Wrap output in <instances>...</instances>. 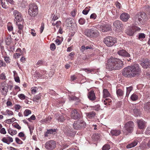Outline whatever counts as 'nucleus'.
I'll list each match as a JSON object with an SVG mask.
<instances>
[{
	"label": "nucleus",
	"instance_id": "nucleus-14",
	"mask_svg": "<svg viewBox=\"0 0 150 150\" xmlns=\"http://www.w3.org/2000/svg\"><path fill=\"white\" fill-rule=\"evenodd\" d=\"M140 64L144 68H150V61L146 58L144 59Z\"/></svg>",
	"mask_w": 150,
	"mask_h": 150
},
{
	"label": "nucleus",
	"instance_id": "nucleus-3",
	"mask_svg": "<svg viewBox=\"0 0 150 150\" xmlns=\"http://www.w3.org/2000/svg\"><path fill=\"white\" fill-rule=\"evenodd\" d=\"M125 130L124 133L126 135L129 134L133 131L134 127V122L132 121H129L125 124L124 126Z\"/></svg>",
	"mask_w": 150,
	"mask_h": 150
},
{
	"label": "nucleus",
	"instance_id": "nucleus-10",
	"mask_svg": "<svg viewBox=\"0 0 150 150\" xmlns=\"http://www.w3.org/2000/svg\"><path fill=\"white\" fill-rule=\"evenodd\" d=\"M86 126V123L82 121L78 120L74 122L73 124V127L76 129H81Z\"/></svg>",
	"mask_w": 150,
	"mask_h": 150
},
{
	"label": "nucleus",
	"instance_id": "nucleus-61",
	"mask_svg": "<svg viewBox=\"0 0 150 150\" xmlns=\"http://www.w3.org/2000/svg\"><path fill=\"white\" fill-rule=\"evenodd\" d=\"M13 126L18 129H20L21 128V126H20L18 124H16L14 125Z\"/></svg>",
	"mask_w": 150,
	"mask_h": 150
},
{
	"label": "nucleus",
	"instance_id": "nucleus-42",
	"mask_svg": "<svg viewBox=\"0 0 150 150\" xmlns=\"http://www.w3.org/2000/svg\"><path fill=\"white\" fill-rule=\"evenodd\" d=\"M58 18V17L57 16L54 15L51 21V23H52V24H54V22H55V21Z\"/></svg>",
	"mask_w": 150,
	"mask_h": 150
},
{
	"label": "nucleus",
	"instance_id": "nucleus-33",
	"mask_svg": "<svg viewBox=\"0 0 150 150\" xmlns=\"http://www.w3.org/2000/svg\"><path fill=\"white\" fill-rule=\"evenodd\" d=\"M110 148V146L109 144H105L103 146L102 150H109Z\"/></svg>",
	"mask_w": 150,
	"mask_h": 150
},
{
	"label": "nucleus",
	"instance_id": "nucleus-46",
	"mask_svg": "<svg viewBox=\"0 0 150 150\" xmlns=\"http://www.w3.org/2000/svg\"><path fill=\"white\" fill-rule=\"evenodd\" d=\"M100 106L99 105H97L93 106V108L94 109L97 111H98L100 109Z\"/></svg>",
	"mask_w": 150,
	"mask_h": 150
},
{
	"label": "nucleus",
	"instance_id": "nucleus-1",
	"mask_svg": "<svg viewBox=\"0 0 150 150\" xmlns=\"http://www.w3.org/2000/svg\"><path fill=\"white\" fill-rule=\"evenodd\" d=\"M141 70L139 65L135 64L125 67L122 71V74L126 77L132 78L139 75Z\"/></svg>",
	"mask_w": 150,
	"mask_h": 150
},
{
	"label": "nucleus",
	"instance_id": "nucleus-47",
	"mask_svg": "<svg viewBox=\"0 0 150 150\" xmlns=\"http://www.w3.org/2000/svg\"><path fill=\"white\" fill-rule=\"evenodd\" d=\"M16 25L18 26V29L20 30H22L23 29V25L19 24L17 22L16 23Z\"/></svg>",
	"mask_w": 150,
	"mask_h": 150
},
{
	"label": "nucleus",
	"instance_id": "nucleus-19",
	"mask_svg": "<svg viewBox=\"0 0 150 150\" xmlns=\"http://www.w3.org/2000/svg\"><path fill=\"white\" fill-rule=\"evenodd\" d=\"M138 128L140 129H143L146 127V122L142 120H137Z\"/></svg>",
	"mask_w": 150,
	"mask_h": 150
},
{
	"label": "nucleus",
	"instance_id": "nucleus-30",
	"mask_svg": "<svg viewBox=\"0 0 150 150\" xmlns=\"http://www.w3.org/2000/svg\"><path fill=\"white\" fill-rule=\"evenodd\" d=\"M130 98L133 101H135L137 100L138 96L136 94L133 93L131 95Z\"/></svg>",
	"mask_w": 150,
	"mask_h": 150
},
{
	"label": "nucleus",
	"instance_id": "nucleus-25",
	"mask_svg": "<svg viewBox=\"0 0 150 150\" xmlns=\"http://www.w3.org/2000/svg\"><path fill=\"white\" fill-rule=\"evenodd\" d=\"M138 141L136 140L129 144H128L126 146V147L127 149L131 148L135 146L137 144Z\"/></svg>",
	"mask_w": 150,
	"mask_h": 150
},
{
	"label": "nucleus",
	"instance_id": "nucleus-60",
	"mask_svg": "<svg viewBox=\"0 0 150 150\" xmlns=\"http://www.w3.org/2000/svg\"><path fill=\"white\" fill-rule=\"evenodd\" d=\"M14 78L16 82H20L19 77L18 76L15 77Z\"/></svg>",
	"mask_w": 150,
	"mask_h": 150
},
{
	"label": "nucleus",
	"instance_id": "nucleus-59",
	"mask_svg": "<svg viewBox=\"0 0 150 150\" xmlns=\"http://www.w3.org/2000/svg\"><path fill=\"white\" fill-rule=\"evenodd\" d=\"M35 118H36L35 116L34 115H33L31 116L30 118H28V120L29 121H30L31 120H35Z\"/></svg>",
	"mask_w": 150,
	"mask_h": 150
},
{
	"label": "nucleus",
	"instance_id": "nucleus-29",
	"mask_svg": "<svg viewBox=\"0 0 150 150\" xmlns=\"http://www.w3.org/2000/svg\"><path fill=\"white\" fill-rule=\"evenodd\" d=\"M138 15H139V18H142V17H143L144 16V18H143V19H142V21H144V20L146 18V14L145 13H144V12H140L139 13H138Z\"/></svg>",
	"mask_w": 150,
	"mask_h": 150
},
{
	"label": "nucleus",
	"instance_id": "nucleus-50",
	"mask_svg": "<svg viewBox=\"0 0 150 150\" xmlns=\"http://www.w3.org/2000/svg\"><path fill=\"white\" fill-rule=\"evenodd\" d=\"M6 65L5 63H4L3 61L0 60V67H5Z\"/></svg>",
	"mask_w": 150,
	"mask_h": 150
},
{
	"label": "nucleus",
	"instance_id": "nucleus-28",
	"mask_svg": "<svg viewBox=\"0 0 150 150\" xmlns=\"http://www.w3.org/2000/svg\"><path fill=\"white\" fill-rule=\"evenodd\" d=\"M133 89V87L132 86H129L127 88V92L126 95V97H128L129 95Z\"/></svg>",
	"mask_w": 150,
	"mask_h": 150
},
{
	"label": "nucleus",
	"instance_id": "nucleus-23",
	"mask_svg": "<svg viewBox=\"0 0 150 150\" xmlns=\"http://www.w3.org/2000/svg\"><path fill=\"white\" fill-rule=\"evenodd\" d=\"M86 117L89 118L91 119L94 117L96 115V113L93 111L86 113Z\"/></svg>",
	"mask_w": 150,
	"mask_h": 150
},
{
	"label": "nucleus",
	"instance_id": "nucleus-63",
	"mask_svg": "<svg viewBox=\"0 0 150 150\" xmlns=\"http://www.w3.org/2000/svg\"><path fill=\"white\" fill-rule=\"evenodd\" d=\"M116 5L117 8L119 9H120L121 7V4L118 2H117L116 3Z\"/></svg>",
	"mask_w": 150,
	"mask_h": 150
},
{
	"label": "nucleus",
	"instance_id": "nucleus-18",
	"mask_svg": "<svg viewBox=\"0 0 150 150\" xmlns=\"http://www.w3.org/2000/svg\"><path fill=\"white\" fill-rule=\"evenodd\" d=\"M56 129H47L46 132L45 133L44 137H49L51 134H54L56 132Z\"/></svg>",
	"mask_w": 150,
	"mask_h": 150
},
{
	"label": "nucleus",
	"instance_id": "nucleus-16",
	"mask_svg": "<svg viewBox=\"0 0 150 150\" xmlns=\"http://www.w3.org/2000/svg\"><path fill=\"white\" fill-rule=\"evenodd\" d=\"M118 54L120 56L125 57H130V54L127 52L125 50H119L117 52Z\"/></svg>",
	"mask_w": 150,
	"mask_h": 150
},
{
	"label": "nucleus",
	"instance_id": "nucleus-6",
	"mask_svg": "<svg viewBox=\"0 0 150 150\" xmlns=\"http://www.w3.org/2000/svg\"><path fill=\"white\" fill-rule=\"evenodd\" d=\"M123 26V25L122 22L119 20H116L113 23L114 30L117 32L121 31Z\"/></svg>",
	"mask_w": 150,
	"mask_h": 150
},
{
	"label": "nucleus",
	"instance_id": "nucleus-27",
	"mask_svg": "<svg viewBox=\"0 0 150 150\" xmlns=\"http://www.w3.org/2000/svg\"><path fill=\"white\" fill-rule=\"evenodd\" d=\"M116 93L118 97H121L124 94V92L122 90L119 89L117 90Z\"/></svg>",
	"mask_w": 150,
	"mask_h": 150
},
{
	"label": "nucleus",
	"instance_id": "nucleus-57",
	"mask_svg": "<svg viewBox=\"0 0 150 150\" xmlns=\"http://www.w3.org/2000/svg\"><path fill=\"white\" fill-rule=\"evenodd\" d=\"M6 112L9 115H13V112L12 111L8 110H7Z\"/></svg>",
	"mask_w": 150,
	"mask_h": 150
},
{
	"label": "nucleus",
	"instance_id": "nucleus-4",
	"mask_svg": "<svg viewBox=\"0 0 150 150\" xmlns=\"http://www.w3.org/2000/svg\"><path fill=\"white\" fill-rule=\"evenodd\" d=\"M38 12V8L36 4H31L29 5L28 13L30 16L35 17L37 15Z\"/></svg>",
	"mask_w": 150,
	"mask_h": 150
},
{
	"label": "nucleus",
	"instance_id": "nucleus-40",
	"mask_svg": "<svg viewBox=\"0 0 150 150\" xmlns=\"http://www.w3.org/2000/svg\"><path fill=\"white\" fill-rule=\"evenodd\" d=\"M145 38V34L144 33L139 34V38L140 40H142Z\"/></svg>",
	"mask_w": 150,
	"mask_h": 150
},
{
	"label": "nucleus",
	"instance_id": "nucleus-34",
	"mask_svg": "<svg viewBox=\"0 0 150 150\" xmlns=\"http://www.w3.org/2000/svg\"><path fill=\"white\" fill-rule=\"evenodd\" d=\"M89 7H87L85 9L83 10L82 11V13L84 15H86L88 14V12L90 10Z\"/></svg>",
	"mask_w": 150,
	"mask_h": 150
},
{
	"label": "nucleus",
	"instance_id": "nucleus-26",
	"mask_svg": "<svg viewBox=\"0 0 150 150\" xmlns=\"http://www.w3.org/2000/svg\"><path fill=\"white\" fill-rule=\"evenodd\" d=\"M103 97L104 98L109 97L110 94L108 90L106 89H104L103 91Z\"/></svg>",
	"mask_w": 150,
	"mask_h": 150
},
{
	"label": "nucleus",
	"instance_id": "nucleus-45",
	"mask_svg": "<svg viewBox=\"0 0 150 150\" xmlns=\"http://www.w3.org/2000/svg\"><path fill=\"white\" fill-rule=\"evenodd\" d=\"M36 76L39 79H42L45 78L44 76L42 74H41L39 72L36 73Z\"/></svg>",
	"mask_w": 150,
	"mask_h": 150
},
{
	"label": "nucleus",
	"instance_id": "nucleus-36",
	"mask_svg": "<svg viewBox=\"0 0 150 150\" xmlns=\"http://www.w3.org/2000/svg\"><path fill=\"white\" fill-rule=\"evenodd\" d=\"M51 119L52 117L50 116H49L44 119L42 121L44 122L48 123L50 122Z\"/></svg>",
	"mask_w": 150,
	"mask_h": 150
},
{
	"label": "nucleus",
	"instance_id": "nucleus-7",
	"mask_svg": "<svg viewBox=\"0 0 150 150\" xmlns=\"http://www.w3.org/2000/svg\"><path fill=\"white\" fill-rule=\"evenodd\" d=\"M9 86H10L11 89L13 87L12 86L6 84L5 82L1 83L0 86V91L2 95L5 96L6 95L8 91V88Z\"/></svg>",
	"mask_w": 150,
	"mask_h": 150
},
{
	"label": "nucleus",
	"instance_id": "nucleus-49",
	"mask_svg": "<svg viewBox=\"0 0 150 150\" xmlns=\"http://www.w3.org/2000/svg\"><path fill=\"white\" fill-rule=\"evenodd\" d=\"M15 140L16 142L19 144H21L23 143V142L18 137L16 138Z\"/></svg>",
	"mask_w": 150,
	"mask_h": 150
},
{
	"label": "nucleus",
	"instance_id": "nucleus-11",
	"mask_svg": "<svg viewBox=\"0 0 150 150\" xmlns=\"http://www.w3.org/2000/svg\"><path fill=\"white\" fill-rule=\"evenodd\" d=\"M82 116V113L79 110L74 109L71 113V117L74 119L76 120L80 119Z\"/></svg>",
	"mask_w": 150,
	"mask_h": 150
},
{
	"label": "nucleus",
	"instance_id": "nucleus-64",
	"mask_svg": "<svg viewBox=\"0 0 150 150\" xmlns=\"http://www.w3.org/2000/svg\"><path fill=\"white\" fill-rule=\"evenodd\" d=\"M145 10L149 12V13H150V7L148 6H146L145 9Z\"/></svg>",
	"mask_w": 150,
	"mask_h": 150
},
{
	"label": "nucleus",
	"instance_id": "nucleus-62",
	"mask_svg": "<svg viewBox=\"0 0 150 150\" xmlns=\"http://www.w3.org/2000/svg\"><path fill=\"white\" fill-rule=\"evenodd\" d=\"M10 60L9 58L8 57H4V60L7 63H9Z\"/></svg>",
	"mask_w": 150,
	"mask_h": 150
},
{
	"label": "nucleus",
	"instance_id": "nucleus-55",
	"mask_svg": "<svg viewBox=\"0 0 150 150\" xmlns=\"http://www.w3.org/2000/svg\"><path fill=\"white\" fill-rule=\"evenodd\" d=\"M69 98L70 100H76L78 99L77 98L73 96H69Z\"/></svg>",
	"mask_w": 150,
	"mask_h": 150
},
{
	"label": "nucleus",
	"instance_id": "nucleus-20",
	"mask_svg": "<svg viewBox=\"0 0 150 150\" xmlns=\"http://www.w3.org/2000/svg\"><path fill=\"white\" fill-rule=\"evenodd\" d=\"M88 98L91 100H95L96 99V97L94 91L93 90L91 91L88 93Z\"/></svg>",
	"mask_w": 150,
	"mask_h": 150
},
{
	"label": "nucleus",
	"instance_id": "nucleus-24",
	"mask_svg": "<svg viewBox=\"0 0 150 150\" xmlns=\"http://www.w3.org/2000/svg\"><path fill=\"white\" fill-rule=\"evenodd\" d=\"M144 110L147 112H150V102H149L144 104Z\"/></svg>",
	"mask_w": 150,
	"mask_h": 150
},
{
	"label": "nucleus",
	"instance_id": "nucleus-35",
	"mask_svg": "<svg viewBox=\"0 0 150 150\" xmlns=\"http://www.w3.org/2000/svg\"><path fill=\"white\" fill-rule=\"evenodd\" d=\"M31 111L29 110L26 109L25 110L24 112V115L25 116H27L30 114Z\"/></svg>",
	"mask_w": 150,
	"mask_h": 150
},
{
	"label": "nucleus",
	"instance_id": "nucleus-44",
	"mask_svg": "<svg viewBox=\"0 0 150 150\" xmlns=\"http://www.w3.org/2000/svg\"><path fill=\"white\" fill-rule=\"evenodd\" d=\"M50 50L52 51H54L56 49V46L55 44L52 43L50 45Z\"/></svg>",
	"mask_w": 150,
	"mask_h": 150
},
{
	"label": "nucleus",
	"instance_id": "nucleus-13",
	"mask_svg": "<svg viewBox=\"0 0 150 150\" xmlns=\"http://www.w3.org/2000/svg\"><path fill=\"white\" fill-rule=\"evenodd\" d=\"M13 15L15 18L14 19L15 22H21L22 21V16L21 13L17 10L13 11Z\"/></svg>",
	"mask_w": 150,
	"mask_h": 150
},
{
	"label": "nucleus",
	"instance_id": "nucleus-37",
	"mask_svg": "<svg viewBox=\"0 0 150 150\" xmlns=\"http://www.w3.org/2000/svg\"><path fill=\"white\" fill-rule=\"evenodd\" d=\"M126 33L129 36L132 35L134 33V32L131 29L127 30Z\"/></svg>",
	"mask_w": 150,
	"mask_h": 150
},
{
	"label": "nucleus",
	"instance_id": "nucleus-54",
	"mask_svg": "<svg viewBox=\"0 0 150 150\" xmlns=\"http://www.w3.org/2000/svg\"><path fill=\"white\" fill-rule=\"evenodd\" d=\"M0 79L2 80H4L6 79V76L4 74L2 73L0 75Z\"/></svg>",
	"mask_w": 150,
	"mask_h": 150
},
{
	"label": "nucleus",
	"instance_id": "nucleus-56",
	"mask_svg": "<svg viewBox=\"0 0 150 150\" xmlns=\"http://www.w3.org/2000/svg\"><path fill=\"white\" fill-rule=\"evenodd\" d=\"M0 133L3 134H5L6 133V132L4 128H1L0 130Z\"/></svg>",
	"mask_w": 150,
	"mask_h": 150
},
{
	"label": "nucleus",
	"instance_id": "nucleus-9",
	"mask_svg": "<svg viewBox=\"0 0 150 150\" xmlns=\"http://www.w3.org/2000/svg\"><path fill=\"white\" fill-rule=\"evenodd\" d=\"M111 26L108 24H103L101 25H97L96 28L102 32H106L110 30L111 29Z\"/></svg>",
	"mask_w": 150,
	"mask_h": 150
},
{
	"label": "nucleus",
	"instance_id": "nucleus-52",
	"mask_svg": "<svg viewBox=\"0 0 150 150\" xmlns=\"http://www.w3.org/2000/svg\"><path fill=\"white\" fill-rule=\"evenodd\" d=\"M18 96L21 99L24 100L25 99V96L23 94H19L18 95Z\"/></svg>",
	"mask_w": 150,
	"mask_h": 150
},
{
	"label": "nucleus",
	"instance_id": "nucleus-21",
	"mask_svg": "<svg viewBox=\"0 0 150 150\" xmlns=\"http://www.w3.org/2000/svg\"><path fill=\"white\" fill-rule=\"evenodd\" d=\"M2 141L4 143L9 144L11 142H13V140L11 137H4L2 139Z\"/></svg>",
	"mask_w": 150,
	"mask_h": 150
},
{
	"label": "nucleus",
	"instance_id": "nucleus-41",
	"mask_svg": "<svg viewBox=\"0 0 150 150\" xmlns=\"http://www.w3.org/2000/svg\"><path fill=\"white\" fill-rule=\"evenodd\" d=\"M41 95L40 94L34 96L33 98V101H36L37 100H39L41 98Z\"/></svg>",
	"mask_w": 150,
	"mask_h": 150
},
{
	"label": "nucleus",
	"instance_id": "nucleus-38",
	"mask_svg": "<svg viewBox=\"0 0 150 150\" xmlns=\"http://www.w3.org/2000/svg\"><path fill=\"white\" fill-rule=\"evenodd\" d=\"M75 133L71 131H68L67 132L66 134L68 136L71 137L75 135Z\"/></svg>",
	"mask_w": 150,
	"mask_h": 150
},
{
	"label": "nucleus",
	"instance_id": "nucleus-32",
	"mask_svg": "<svg viewBox=\"0 0 150 150\" xmlns=\"http://www.w3.org/2000/svg\"><path fill=\"white\" fill-rule=\"evenodd\" d=\"M133 112L134 114L136 116H138L140 115V109H139L136 108L134 109L133 110Z\"/></svg>",
	"mask_w": 150,
	"mask_h": 150
},
{
	"label": "nucleus",
	"instance_id": "nucleus-22",
	"mask_svg": "<svg viewBox=\"0 0 150 150\" xmlns=\"http://www.w3.org/2000/svg\"><path fill=\"white\" fill-rule=\"evenodd\" d=\"M121 131L120 130L113 129L111 130L110 133L112 136H117L121 133Z\"/></svg>",
	"mask_w": 150,
	"mask_h": 150
},
{
	"label": "nucleus",
	"instance_id": "nucleus-5",
	"mask_svg": "<svg viewBox=\"0 0 150 150\" xmlns=\"http://www.w3.org/2000/svg\"><path fill=\"white\" fill-rule=\"evenodd\" d=\"M85 34L88 37H92L98 35L99 33L94 28H92L90 29H87L85 30Z\"/></svg>",
	"mask_w": 150,
	"mask_h": 150
},
{
	"label": "nucleus",
	"instance_id": "nucleus-53",
	"mask_svg": "<svg viewBox=\"0 0 150 150\" xmlns=\"http://www.w3.org/2000/svg\"><path fill=\"white\" fill-rule=\"evenodd\" d=\"M45 25L44 23H42L41 24V26L40 28V33H42L44 30V28Z\"/></svg>",
	"mask_w": 150,
	"mask_h": 150
},
{
	"label": "nucleus",
	"instance_id": "nucleus-2",
	"mask_svg": "<svg viewBox=\"0 0 150 150\" xmlns=\"http://www.w3.org/2000/svg\"><path fill=\"white\" fill-rule=\"evenodd\" d=\"M123 63L121 60L111 57L107 61L106 68L110 71L120 70L123 67Z\"/></svg>",
	"mask_w": 150,
	"mask_h": 150
},
{
	"label": "nucleus",
	"instance_id": "nucleus-8",
	"mask_svg": "<svg viewBox=\"0 0 150 150\" xmlns=\"http://www.w3.org/2000/svg\"><path fill=\"white\" fill-rule=\"evenodd\" d=\"M104 42L107 46L111 47L116 42V40L115 38L108 36L105 38Z\"/></svg>",
	"mask_w": 150,
	"mask_h": 150
},
{
	"label": "nucleus",
	"instance_id": "nucleus-48",
	"mask_svg": "<svg viewBox=\"0 0 150 150\" xmlns=\"http://www.w3.org/2000/svg\"><path fill=\"white\" fill-rule=\"evenodd\" d=\"M11 41V37H9L6 38L5 39V42L7 44H9V43Z\"/></svg>",
	"mask_w": 150,
	"mask_h": 150
},
{
	"label": "nucleus",
	"instance_id": "nucleus-12",
	"mask_svg": "<svg viewBox=\"0 0 150 150\" xmlns=\"http://www.w3.org/2000/svg\"><path fill=\"white\" fill-rule=\"evenodd\" d=\"M45 147L48 150H53L56 147L55 142L52 140L48 141L46 143Z\"/></svg>",
	"mask_w": 150,
	"mask_h": 150
},
{
	"label": "nucleus",
	"instance_id": "nucleus-39",
	"mask_svg": "<svg viewBox=\"0 0 150 150\" xmlns=\"http://www.w3.org/2000/svg\"><path fill=\"white\" fill-rule=\"evenodd\" d=\"M61 24V23L60 21H58L54 22V24H52L53 26H56L57 28H59Z\"/></svg>",
	"mask_w": 150,
	"mask_h": 150
},
{
	"label": "nucleus",
	"instance_id": "nucleus-58",
	"mask_svg": "<svg viewBox=\"0 0 150 150\" xmlns=\"http://www.w3.org/2000/svg\"><path fill=\"white\" fill-rule=\"evenodd\" d=\"M96 15L95 13H92L90 16V18L91 19H95L96 18Z\"/></svg>",
	"mask_w": 150,
	"mask_h": 150
},
{
	"label": "nucleus",
	"instance_id": "nucleus-15",
	"mask_svg": "<svg viewBox=\"0 0 150 150\" xmlns=\"http://www.w3.org/2000/svg\"><path fill=\"white\" fill-rule=\"evenodd\" d=\"M129 18V15L126 13H122L120 16V19L123 21L125 22L127 21Z\"/></svg>",
	"mask_w": 150,
	"mask_h": 150
},
{
	"label": "nucleus",
	"instance_id": "nucleus-51",
	"mask_svg": "<svg viewBox=\"0 0 150 150\" xmlns=\"http://www.w3.org/2000/svg\"><path fill=\"white\" fill-rule=\"evenodd\" d=\"M145 133L147 135H150V126L147 127L145 132Z\"/></svg>",
	"mask_w": 150,
	"mask_h": 150
},
{
	"label": "nucleus",
	"instance_id": "nucleus-17",
	"mask_svg": "<svg viewBox=\"0 0 150 150\" xmlns=\"http://www.w3.org/2000/svg\"><path fill=\"white\" fill-rule=\"evenodd\" d=\"M139 17V15H138V13L136 14L134 17V22L136 24L142 23V19L144 17V16L142 17V18H140Z\"/></svg>",
	"mask_w": 150,
	"mask_h": 150
},
{
	"label": "nucleus",
	"instance_id": "nucleus-31",
	"mask_svg": "<svg viewBox=\"0 0 150 150\" xmlns=\"http://www.w3.org/2000/svg\"><path fill=\"white\" fill-rule=\"evenodd\" d=\"M8 133L11 135L13 136V135L16 134L17 133V131L16 130L9 129L8 130Z\"/></svg>",
	"mask_w": 150,
	"mask_h": 150
},
{
	"label": "nucleus",
	"instance_id": "nucleus-43",
	"mask_svg": "<svg viewBox=\"0 0 150 150\" xmlns=\"http://www.w3.org/2000/svg\"><path fill=\"white\" fill-rule=\"evenodd\" d=\"M79 22L80 24L81 25H83L85 23V20L84 18H81L79 20Z\"/></svg>",
	"mask_w": 150,
	"mask_h": 150
}]
</instances>
